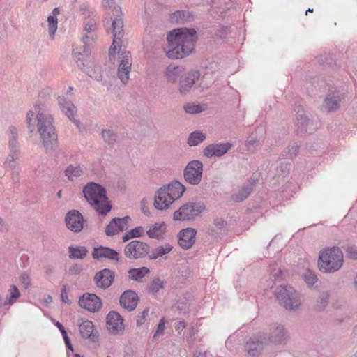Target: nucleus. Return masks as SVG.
I'll use <instances>...</instances> for the list:
<instances>
[{"mask_svg":"<svg viewBox=\"0 0 357 357\" xmlns=\"http://www.w3.org/2000/svg\"><path fill=\"white\" fill-rule=\"evenodd\" d=\"M26 121L30 133L35 131L37 121L38 132L43 147L47 153L54 150L57 145L58 137L53 126V119L47 112L45 105L36 103L33 109L28 111Z\"/></svg>","mask_w":357,"mask_h":357,"instance_id":"1","label":"nucleus"},{"mask_svg":"<svg viewBox=\"0 0 357 357\" xmlns=\"http://www.w3.org/2000/svg\"><path fill=\"white\" fill-rule=\"evenodd\" d=\"M196 40L197 33L194 29H174L167 35V46L164 50L170 59L183 58L192 52Z\"/></svg>","mask_w":357,"mask_h":357,"instance_id":"2","label":"nucleus"},{"mask_svg":"<svg viewBox=\"0 0 357 357\" xmlns=\"http://www.w3.org/2000/svg\"><path fill=\"white\" fill-rule=\"evenodd\" d=\"M83 194L89 204L99 214L105 215L111 211L106 190L100 184L88 183L83 188Z\"/></svg>","mask_w":357,"mask_h":357,"instance_id":"3","label":"nucleus"},{"mask_svg":"<svg viewBox=\"0 0 357 357\" xmlns=\"http://www.w3.org/2000/svg\"><path fill=\"white\" fill-rule=\"evenodd\" d=\"M185 190V186L177 181L160 188L155 196V208L158 210L168 208L175 200L183 195Z\"/></svg>","mask_w":357,"mask_h":357,"instance_id":"4","label":"nucleus"},{"mask_svg":"<svg viewBox=\"0 0 357 357\" xmlns=\"http://www.w3.org/2000/svg\"><path fill=\"white\" fill-rule=\"evenodd\" d=\"M343 264V254L337 247L326 248L319 252L317 266L324 273L337 271Z\"/></svg>","mask_w":357,"mask_h":357,"instance_id":"5","label":"nucleus"},{"mask_svg":"<svg viewBox=\"0 0 357 357\" xmlns=\"http://www.w3.org/2000/svg\"><path fill=\"white\" fill-rule=\"evenodd\" d=\"M109 20L107 19L104 21L105 25L106 23L109 24L112 21V26L109 28L111 32L113 33V43L111 45L109 54L112 57L115 54L117 46H119L121 41V39L123 35V22L121 18V10L118 6H114L112 9V13H108Z\"/></svg>","mask_w":357,"mask_h":357,"instance_id":"6","label":"nucleus"},{"mask_svg":"<svg viewBox=\"0 0 357 357\" xmlns=\"http://www.w3.org/2000/svg\"><path fill=\"white\" fill-rule=\"evenodd\" d=\"M97 22V19L93 17H89L84 20V36L82 39L84 43L83 54L74 50V54L76 57H77V54L79 56L82 55V56H87L90 54V46L93 45L96 38Z\"/></svg>","mask_w":357,"mask_h":357,"instance_id":"7","label":"nucleus"},{"mask_svg":"<svg viewBox=\"0 0 357 357\" xmlns=\"http://www.w3.org/2000/svg\"><path fill=\"white\" fill-rule=\"evenodd\" d=\"M277 299L287 310H294L301 304V296L293 287L281 286L276 292Z\"/></svg>","mask_w":357,"mask_h":357,"instance_id":"8","label":"nucleus"},{"mask_svg":"<svg viewBox=\"0 0 357 357\" xmlns=\"http://www.w3.org/2000/svg\"><path fill=\"white\" fill-rule=\"evenodd\" d=\"M205 208L201 202H188L174 213L175 220H190L198 216Z\"/></svg>","mask_w":357,"mask_h":357,"instance_id":"9","label":"nucleus"},{"mask_svg":"<svg viewBox=\"0 0 357 357\" xmlns=\"http://www.w3.org/2000/svg\"><path fill=\"white\" fill-rule=\"evenodd\" d=\"M203 164L199 160L190 161L184 169L183 176L191 185H198L202 177Z\"/></svg>","mask_w":357,"mask_h":357,"instance_id":"10","label":"nucleus"},{"mask_svg":"<svg viewBox=\"0 0 357 357\" xmlns=\"http://www.w3.org/2000/svg\"><path fill=\"white\" fill-rule=\"evenodd\" d=\"M149 246L146 243L137 240L130 242L124 249V254L130 259H138L148 253Z\"/></svg>","mask_w":357,"mask_h":357,"instance_id":"11","label":"nucleus"},{"mask_svg":"<svg viewBox=\"0 0 357 357\" xmlns=\"http://www.w3.org/2000/svg\"><path fill=\"white\" fill-rule=\"evenodd\" d=\"M119 58L120 64L118 68V76L120 80L125 84L129 79V73L132 66L130 52L128 51L122 52Z\"/></svg>","mask_w":357,"mask_h":357,"instance_id":"12","label":"nucleus"},{"mask_svg":"<svg viewBox=\"0 0 357 357\" xmlns=\"http://www.w3.org/2000/svg\"><path fill=\"white\" fill-rule=\"evenodd\" d=\"M79 305L82 308L95 312L100 309L102 303L96 294L86 293L79 298Z\"/></svg>","mask_w":357,"mask_h":357,"instance_id":"13","label":"nucleus"},{"mask_svg":"<svg viewBox=\"0 0 357 357\" xmlns=\"http://www.w3.org/2000/svg\"><path fill=\"white\" fill-rule=\"evenodd\" d=\"M232 146L233 145L229 142L212 144L204 149L203 154L209 158L212 157H220L227 153Z\"/></svg>","mask_w":357,"mask_h":357,"instance_id":"14","label":"nucleus"},{"mask_svg":"<svg viewBox=\"0 0 357 357\" xmlns=\"http://www.w3.org/2000/svg\"><path fill=\"white\" fill-rule=\"evenodd\" d=\"M107 328L113 334L121 333L124 330L123 319L115 312H110L106 317Z\"/></svg>","mask_w":357,"mask_h":357,"instance_id":"15","label":"nucleus"},{"mask_svg":"<svg viewBox=\"0 0 357 357\" xmlns=\"http://www.w3.org/2000/svg\"><path fill=\"white\" fill-rule=\"evenodd\" d=\"M67 227L75 232L80 231L83 229V216L77 210L70 211L65 218Z\"/></svg>","mask_w":357,"mask_h":357,"instance_id":"16","label":"nucleus"},{"mask_svg":"<svg viewBox=\"0 0 357 357\" xmlns=\"http://www.w3.org/2000/svg\"><path fill=\"white\" fill-rule=\"evenodd\" d=\"M130 220V218L128 216L122 218H114L105 229L106 234L112 236L127 229Z\"/></svg>","mask_w":357,"mask_h":357,"instance_id":"17","label":"nucleus"},{"mask_svg":"<svg viewBox=\"0 0 357 357\" xmlns=\"http://www.w3.org/2000/svg\"><path fill=\"white\" fill-rule=\"evenodd\" d=\"M342 100L340 91H331L324 98L322 109L327 112L336 110Z\"/></svg>","mask_w":357,"mask_h":357,"instance_id":"18","label":"nucleus"},{"mask_svg":"<svg viewBox=\"0 0 357 357\" xmlns=\"http://www.w3.org/2000/svg\"><path fill=\"white\" fill-rule=\"evenodd\" d=\"M196 233V231L192 228L183 229L178 234V244L183 248H190L195 243Z\"/></svg>","mask_w":357,"mask_h":357,"instance_id":"19","label":"nucleus"},{"mask_svg":"<svg viewBox=\"0 0 357 357\" xmlns=\"http://www.w3.org/2000/svg\"><path fill=\"white\" fill-rule=\"evenodd\" d=\"M138 301V296L133 291H125L120 298L121 305L128 310H133L135 309Z\"/></svg>","mask_w":357,"mask_h":357,"instance_id":"20","label":"nucleus"},{"mask_svg":"<svg viewBox=\"0 0 357 357\" xmlns=\"http://www.w3.org/2000/svg\"><path fill=\"white\" fill-rule=\"evenodd\" d=\"M287 337V333L282 326L275 324L271 326L268 335L270 342L275 344L281 343L284 341Z\"/></svg>","mask_w":357,"mask_h":357,"instance_id":"21","label":"nucleus"},{"mask_svg":"<svg viewBox=\"0 0 357 357\" xmlns=\"http://www.w3.org/2000/svg\"><path fill=\"white\" fill-rule=\"evenodd\" d=\"M114 274L109 269H104L96 275L95 280L98 287L106 289L109 287L113 280Z\"/></svg>","mask_w":357,"mask_h":357,"instance_id":"22","label":"nucleus"},{"mask_svg":"<svg viewBox=\"0 0 357 357\" xmlns=\"http://www.w3.org/2000/svg\"><path fill=\"white\" fill-rule=\"evenodd\" d=\"M266 344L267 340L265 337L264 338V340H259L258 338H255L246 343L245 349L250 356L255 357L261 353Z\"/></svg>","mask_w":357,"mask_h":357,"instance_id":"23","label":"nucleus"},{"mask_svg":"<svg viewBox=\"0 0 357 357\" xmlns=\"http://www.w3.org/2000/svg\"><path fill=\"white\" fill-rule=\"evenodd\" d=\"M58 102L62 111L65 112L66 116L70 120L73 121L77 127H79V121L76 119H73L74 114L76 112L75 107L73 105V104L70 101H68L66 98L63 96H59Z\"/></svg>","mask_w":357,"mask_h":357,"instance_id":"24","label":"nucleus"},{"mask_svg":"<svg viewBox=\"0 0 357 357\" xmlns=\"http://www.w3.org/2000/svg\"><path fill=\"white\" fill-rule=\"evenodd\" d=\"M173 247L169 244L159 245L149 252L150 259H158L159 261L165 260L167 255L172 250Z\"/></svg>","mask_w":357,"mask_h":357,"instance_id":"25","label":"nucleus"},{"mask_svg":"<svg viewBox=\"0 0 357 357\" xmlns=\"http://www.w3.org/2000/svg\"><path fill=\"white\" fill-rule=\"evenodd\" d=\"M94 259L107 258L112 260H118L119 253L107 247H99L94 248L93 254Z\"/></svg>","mask_w":357,"mask_h":357,"instance_id":"26","label":"nucleus"},{"mask_svg":"<svg viewBox=\"0 0 357 357\" xmlns=\"http://www.w3.org/2000/svg\"><path fill=\"white\" fill-rule=\"evenodd\" d=\"M79 62H78V67L85 72L89 77L94 78L96 80L99 81L102 78L101 68L98 65H91L86 66L80 57H77Z\"/></svg>","mask_w":357,"mask_h":357,"instance_id":"27","label":"nucleus"},{"mask_svg":"<svg viewBox=\"0 0 357 357\" xmlns=\"http://www.w3.org/2000/svg\"><path fill=\"white\" fill-rule=\"evenodd\" d=\"M296 119L298 129H299L301 132H307L308 130L311 132L313 130V128H310L312 123L305 111L298 110L297 112Z\"/></svg>","mask_w":357,"mask_h":357,"instance_id":"28","label":"nucleus"},{"mask_svg":"<svg viewBox=\"0 0 357 357\" xmlns=\"http://www.w3.org/2000/svg\"><path fill=\"white\" fill-rule=\"evenodd\" d=\"M253 190V183L248 181L245 183L236 192L232 195V200L240 202L246 199Z\"/></svg>","mask_w":357,"mask_h":357,"instance_id":"29","label":"nucleus"},{"mask_svg":"<svg viewBox=\"0 0 357 357\" xmlns=\"http://www.w3.org/2000/svg\"><path fill=\"white\" fill-rule=\"evenodd\" d=\"M192 17L191 14L188 10H177L169 15V21L172 23L184 24L190 22Z\"/></svg>","mask_w":357,"mask_h":357,"instance_id":"30","label":"nucleus"},{"mask_svg":"<svg viewBox=\"0 0 357 357\" xmlns=\"http://www.w3.org/2000/svg\"><path fill=\"white\" fill-rule=\"evenodd\" d=\"M226 231V222L221 218L214 220L213 226L210 229L209 234L214 238H219Z\"/></svg>","mask_w":357,"mask_h":357,"instance_id":"31","label":"nucleus"},{"mask_svg":"<svg viewBox=\"0 0 357 357\" xmlns=\"http://www.w3.org/2000/svg\"><path fill=\"white\" fill-rule=\"evenodd\" d=\"M200 73L198 70H190L187 73L181 80L183 87L191 88L199 82Z\"/></svg>","mask_w":357,"mask_h":357,"instance_id":"32","label":"nucleus"},{"mask_svg":"<svg viewBox=\"0 0 357 357\" xmlns=\"http://www.w3.org/2000/svg\"><path fill=\"white\" fill-rule=\"evenodd\" d=\"M52 14V15H50L47 17L48 35L50 39L54 38L55 33L57 30L58 20L56 16L59 14V8H54Z\"/></svg>","mask_w":357,"mask_h":357,"instance_id":"33","label":"nucleus"},{"mask_svg":"<svg viewBox=\"0 0 357 357\" xmlns=\"http://www.w3.org/2000/svg\"><path fill=\"white\" fill-rule=\"evenodd\" d=\"M183 73V68L182 67L170 65L166 68L165 75L169 82H175Z\"/></svg>","mask_w":357,"mask_h":357,"instance_id":"34","label":"nucleus"},{"mask_svg":"<svg viewBox=\"0 0 357 357\" xmlns=\"http://www.w3.org/2000/svg\"><path fill=\"white\" fill-rule=\"evenodd\" d=\"M166 225L164 222L155 223L147 230V235L152 238H158L165 232Z\"/></svg>","mask_w":357,"mask_h":357,"instance_id":"35","label":"nucleus"},{"mask_svg":"<svg viewBox=\"0 0 357 357\" xmlns=\"http://www.w3.org/2000/svg\"><path fill=\"white\" fill-rule=\"evenodd\" d=\"M20 292L15 285H11L8 291L6 298L3 303L4 305H11L15 303L20 296Z\"/></svg>","mask_w":357,"mask_h":357,"instance_id":"36","label":"nucleus"},{"mask_svg":"<svg viewBox=\"0 0 357 357\" xmlns=\"http://www.w3.org/2000/svg\"><path fill=\"white\" fill-rule=\"evenodd\" d=\"M9 149L10 151L19 153L17 132L15 127H10L9 128Z\"/></svg>","mask_w":357,"mask_h":357,"instance_id":"37","label":"nucleus"},{"mask_svg":"<svg viewBox=\"0 0 357 357\" xmlns=\"http://www.w3.org/2000/svg\"><path fill=\"white\" fill-rule=\"evenodd\" d=\"M79 332L84 338H89L93 332V324L91 321H83L79 326Z\"/></svg>","mask_w":357,"mask_h":357,"instance_id":"38","label":"nucleus"},{"mask_svg":"<svg viewBox=\"0 0 357 357\" xmlns=\"http://www.w3.org/2000/svg\"><path fill=\"white\" fill-rule=\"evenodd\" d=\"M69 257L71 259H84L86 255L88 250L85 247H73L68 248Z\"/></svg>","mask_w":357,"mask_h":357,"instance_id":"39","label":"nucleus"},{"mask_svg":"<svg viewBox=\"0 0 357 357\" xmlns=\"http://www.w3.org/2000/svg\"><path fill=\"white\" fill-rule=\"evenodd\" d=\"M206 139V135L200 131H194L188 139V144L190 146H197Z\"/></svg>","mask_w":357,"mask_h":357,"instance_id":"40","label":"nucleus"},{"mask_svg":"<svg viewBox=\"0 0 357 357\" xmlns=\"http://www.w3.org/2000/svg\"><path fill=\"white\" fill-rule=\"evenodd\" d=\"M149 309L145 308L137 317V326L139 328H145L149 326Z\"/></svg>","mask_w":357,"mask_h":357,"instance_id":"41","label":"nucleus"},{"mask_svg":"<svg viewBox=\"0 0 357 357\" xmlns=\"http://www.w3.org/2000/svg\"><path fill=\"white\" fill-rule=\"evenodd\" d=\"M84 171L79 166L69 165L65 171L66 176L71 181L83 175Z\"/></svg>","mask_w":357,"mask_h":357,"instance_id":"42","label":"nucleus"},{"mask_svg":"<svg viewBox=\"0 0 357 357\" xmlns=\"http://www.w3.org/2000/svg\"><path fill=\"white\" fill-rule=\"evenodd\" d=\"M149 272V269L146 267L139 268H132L129 270V278L134 280H139L144 278Z\"/></svg>","mask_w":357,"mask_h":357,"instance_id":"43","label":"nucleus"},{"mask_svg":"<svg viewBox=\"0 0 357 357\" xmlns=\"http://www.w3.org/2000/svg\"><path fill=\"white\" fill-rule=\"evenodd\" d=\"M102 137L105 143L113 146L116 142L117 135L112 130L105 129L102 131Z\"/></svg>","mask_w":357,"mask_h":357,"instance_id":"44","label":"nucleus"},{"mask_svg":"<svg viewBox=\"0 0 357 357\" xmlns=\"http://www.w3.org/2000/svg\"><path fill=\"white\" fill-rule=\"evenodd\" d=\"M303 278L305 283L308 286H312L314 284L317 280V276L315 273V272L311 271V270H307L303 275Z\"/></svg>","mask_w":357,"mask_h":357,"instance_id":"45","label":"nucleus"},{"mask_svg":"<svg viewBox=\"0 0 357 357\" xmlns=\"http://www.w3.org/2000/svg\"><path fill=\"white\" fill-rule=\"evenodd\" d=\"M329 300V294L327 291L321 292L317 301V307L319 310H323L328 305Z\"/></svg>","mask_w":357,"mask_h":357,"instance_id":"46","label":"nucleus"},{"mask_svg":"<svg viewBox=\"0 0 357 357\" xmlns=\"http://www.w3.org/2000/svg\"><path fill=\"white\" fill-rule=\"evenodd\" d=\"M183 108L186 113L190 114H198L204 110L203 107L199 104L187 103L184 105Z\"/></svg>","mask_w":357,"mask_h":357,"instance_id":"47","label":"nucleus"},{"mask_svg":"<svg viewBox=\"0 0 357 357\" xmlns=\"http://www.w3.org/2000/svg\"><path fill=\"white\" fill-rule=\"evenodd\" d=\"M19 153L10 151V154L8 155L5 164L8 165L10 169H14L17 167L16 160L18 158Z\"/></svg>","mask_w":357,"mask_h":357,"instance_id":"48","label":"nucleus"},{"mask_svg":"<svg viewBox=\"0 0 357 357\" xmlns=\"http://www.w3.org/2000/svg\"><path fill=\"white\" fill-rule=\"evenodd\" d=\"M163 287V282L160 279H155L153 280L150 286L152 292L156 293Z\"/></svg>","mask_w":357,"mask_h":357,"instance_id":"49","label":"nucleus"},{"mask_svg":"<svg viewBox=\"0 0 357 357\" xmlns=\"http://www.w3.org/2000/svg\"><path fill=\"white\" fill-rule=\"evenodd\" d=\"M165 328V321L164 319H162L158 325L157 329L153 335V338L155 340H157L158 337L162 335L163 334Z\"/></svg>","mask_w":357,"mask_h":357,"instance_id":"50","label":"nucleus"},{"mask_svg":"<svg viewBox=\"0 0 357 357\" xmlns=\"http://www.w3.org/2000/svg\"><path fill=\"white\" fill-rule=\"evenodd\" d=\"M257 143V138L255 134H251L246 140V146L248 149H250L255 146Z\"/></svg>","mask_w":357,"mask_h":357,"instance_id":"51","label":"nucleus"},{"mask_svg":"<svg viewBox=\"0 0 357 357\" xmlns=\"http://www.w3.org/2000/svg\"><path fill=\"white\" fill-rule=\"evenodd\" d=\"M346 252L347 256L354 260H357V247L348 246Z\"/></svg>","mask_w":357,"mask_h":357,"instance_id":"52","label":"nucleus"},{"mask_svg":"<svg viewBox=\"0 0 357 357\" xmlns=\"http://www.w3.org/2000/svg\"><path fill=\"white\" fill-rule=\"evenodd\" d=\"M20 281L25 288H27L31 283V279L29 278V275L26 273H23L20 275Z\"/></svg>","mask_w":357,"mask_h":357,"instance_id":"53","label":"nucleus"},{"mask_svg":"<svg viewBox=\"0 0 357 357\" xmlns=\"http://www.w3.org/2000/svg\"><path fill=\"white\" fill-rule=\"evenodd\" d=\"M299 146L296 144H293L287 148V153L290 157L296 156L298 153Z\"/></svg>","mask_w":357,"mask_h":357,"instance_id":"54","label":"nucleus"},{"mask_svg":"<svg viewBox=\"0 0 357 357\" xmlns=\"http://www.w3.org/2000/svg\"><path fill=\"white\" fill-rule=\"evenodd\" d=\"M130 236L132 238L140 237L143 234V229L142 227H138L132 229L129 231Z\"/></svg>","mask_w":357,"mask_h":357,"instance_id":"55","label":"nucleus"},{"mask_svg":"<svg viewBox=\"0 0 357 357\" xmlns=\"http://www.w3.org/2000/svg\"><path fill=\"white\" fill-rule=\"evenodd\" d=\"M82 269V268L81 265L73 264L70 267L69 273L72 275H77L81 272Z\"/></svg>","mask_w":357,"mask_h":357,"instance_id":"56","label":"nucleus"},{"mask_svg":"<svg viewBox=\"0 0 357 357\" xmlns=\"http://www.w3.org/2000/svg\"><path fill=\"white\" fill-rule=\"evenodd\" d=\"M61 300L63 303L70 304V302L68 298V296L66 294V286H63L61 290Z\"/></svg>","mask_w":357,"mask_h":357,"instance_id":"57","label":"nucleus"},{"mask_svg":"<svg viewBox=\"0 0 357 357\" xmlns=\"http://www.w3.org/2000/svg\"><path fill=\"white\" fill-rule=\"evenodd\" d=\"M174 328L176 331L180 333L185 328V324L183 321H177L175 324Z\"/></svg>","mask_w":357,"mask_h":357,"instance_id":"58","label":"nucleus"},{"mask_svg":"<svg viewBox=\"0 0 357 357\" xmlns=\"http://www.w3.org/2000/svg\"><path fill=\"white\" fill-rule=\"evenodd\" d=\"M7 230H8V225H7L6 222L1 218H0V231L1 232H4V231H6Z\"/></svg>","mask_w":357,"mask_h":357,"instance_id":"59","label":"nucleus"},{"mask_svg":"<svg viewBox=\"0 0 357 357\" xmlns=\"http://www.w3.org/2000/svg\"><path fill=\"white\" fill-rule=\"evenodd\" d=\"M207 76H208V75H204V76L202 77V82L199 83V84H197V86L201 87V88H202V89L209 88V87H210V86H209L207 83H204V79H207Z\"/></svg>","mask_w":357,"mask_h":357,"instance_id":"60","label":"nucleus"},{"mask_svg":"<svg viewBox=\"0 0 357 357\" xmlns=\"http://www.w3.org/2000/svg\"><path fill=\"white\" fill-rule=\"evenodd\" d=\"M114 3V0H103L102 1V4L105 7L112 8Z\"/></svg>","mask_w":357,"mask_h":357,"instance_id":"61","label":"nucleus"},{"mask_svg":"<svg viewBox=\"0 0 357 357\" xmlns=\"http://www.w3.org/2000/svg\"><path fill=\"white\" fill-rule=\"evenodd\" d=\"M318 82H319V84L317 85L318 87H320V88H326L327 86H328L329 88H331L332 86L329 84H327V85L325 84V82L324 80H319V79H317Z\"/></svg>","mask_w":357,"mask_h":357,"instance_id":"62","label":"nucleus"},{"mask_svg":"<svg viewBox=\"0 0 357 357\" xmlns=\"http://www.w3.org/2000/svg\"><path fill=\"white\" fill-rule=\"evenodd\" d=\"M281 273L282 271L280 268H275L271 274L276 279Z\"/></svg>","mask_w":357,"mask_h":357,"instance_id":"63","label":"nucleus"},{"mask_svg":"<svg viewBox=\"0 0 357 357\" xmlns=\"http://www.w3.org/2000/svg\"><path fill=\"white\" fill-rule=\"evenodd\" d=\"M65 343H66V345L68 349H69V350L73 351V346H72V344L70 343V341L69 338H66Z\"/></svg>","mask_w":357,"mask_h":357,"instance_id":"64","label":"nucleus"}]
</instances>
